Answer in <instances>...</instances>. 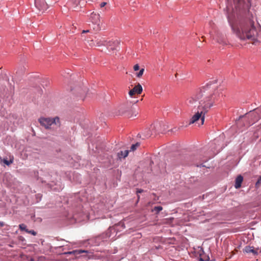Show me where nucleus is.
Instances as JSON below:
<instances>
[{"mask_svg": "<svg viewBox=\"0 0 261 261\" xmlns=\"http://www.w3.org/2000/svg\"><path fill=\"white\" fill-rule=\"evenodd\" d=\"M89 32L88 30H87V31H83V33H86V32Z\"/></svg>", "mask_w": 261, "mask_h": 261, "instance_id": "a878e982", "label": "nucleus"}, {"mask_svg": "<svg viewBox=\"0 0 261 261\" xmlns=\"http://www.w3.org/2000/svg\"><path fill=\"white\" fill-rule=\"evenodd\" d=\"M211 93L207 90H203L201 93H200L198 97H202V99L200 102V105L197 106V112L195 113L191 118L189 124L197 123L198 120L200 122L198 125H202L204 124L205 119V115L210 110L211 108L215 105L214 99H208V96Z\"/></svg>", "mask_w": 261, "mask_h": 261, "instance_id": "f03ea898", "label": "nucleus"}, {"mask_svg": "<svg viewBox=\"0 0 261 261\" xmlns=\"http://www.w3.org/2000/svg\"><path fill=\"white\" fill-rule=\"evenodd\" d=\"M241 120H248L247 125L249 126L257 122L261 118V106L253 111H250L245 116L240 117Z\"/></svg>", "mask_w": 261, "mask_h": 261, "instance_id": "20e7f679", "label": "nucleus"}, {"mask_svg": "<svg viewBox=\"0 0 261 261\" xmlns=\"http://www.w3.org/2000/svg\"><path fill=\"white\" fill-rule=\"evenodd\" d=\"M90 39H88L87 42L89 43V45L91 46H101L103 45H106V40L105 38L103 37H98L95 38V40L94 41L93 38H90Z\"/></svg>", "mask_w": 261, "mask_h": 261, "instance_id": "423d86ee", "label": "nucleus"}, {"mask_svg": "<svg viewBox=\"0 0 261 261\" xmlns=\"http://www.w3.org/2000/svg\"><path fill=\"white\" fill-rule=\"evenodd\" d=\"M209 260L208 256H200L199 261H208Z\"/></svg>", "mask_w": 261, "mask_h": 261, "instance_id": "f3484780", "label": "nucleus"}, {"mask_svg": "<svg viewBox=\"0 0 261 261\" xmlns=\"http://www.w3.org/2000/svg\"><path fill=\"white\" fill-rule=\"evenodd\" d=\"M13 160H10V161H8L6 159H4L3 162L4 163L6 164L7 165H10L11 164L13 163Z\"/></svg>", "mask_w": 261, "mask_h": 261, "instance_id": "aec40b11", "label": "nucleus"}, {"mask_svg": "<svg viewBox=\"0 0 261 261\" xmlns=\"http://www.w3.org/2000/svg\"><path fill=\"white\" fill-rule=\"evenodd\" d=\"M261 180V177H260V179L258 180V182H259V181H260Z\"/></svg>", "mask_w": 261, "mask_h": 261, "instance_id": "c85d7f7f", "label": "nucleus"}, {"mask_svg": "<svg viewBox=\"0 0 261 261\" xmlns=\"http://www.w3.org/2000/svg\"><path fill=\"white\" fill-rule=\"evenodd\" d=\"M119 44V41L117 40H115L110 41L106 44V45L107 46V47L109 50H114L117 49V48L118 47Z\"/></svg>", "mask_w": 261, "mask_h": 261, "instance_id": "9d476101", "label": "nucleus"}, {"mask_svg": "<svg viewBox=\"0 0 261 261\" xmlns=\"http://www.w3.org/2000/svg\"><path fill=\"white\" fill-rule=\"evenodd\" d=\"M140 199V196L139 195H138V200H139Z\"/></svg>", "mask_w": 261, "mask_h": 261, "instance_id": "bb28decb", "label": "nucleus"}, {"mask_svg": "<svg viewBox=\"0 0 261 261\" xmlns=\"http://www.w3.org/2000/svg\"><path fill=\"white\" fill-rule=\"evenodd\" d=\"M129 151L128 150H125L124 151H120L117 154V156L119 159L122 158H125L128 154Z\"/></svg>", "mask_w": 261, "mask_h": 261, "instance_id": "ddd939ff", "label": "nucleus"}, {"mask_svg": "<svg viewBox=\"0 0 261 261\" xmlns=\"http://www.w3.org/2000/svg\"><path fill=\"white\" fill-rule=\"evenodd\" d=\"M31 261H34V260L33 259H32Z\"/></svg>", "mask_w": 261, "mask_h": 261, "instance_id": "c756f323", "label": "nucleus"}, {"mask_svg": "<svg viewBox=\"0 0 261 261\" xmlns=\"http://www.w3.org/2000/svg\"><path fill=\"white\" fill-rule=\"evenodd\" d=\"M107 5V3L106 2H102L100 4V7H105L106 5Z\"/></svg>", "mask_w": 261, "mask_h": 261, "instance_id": "b1692460", "label": "nucleus"}, {"mask_svg": "<svg viewBox=\"0 0 261 261\" xmlns=\"http://www.w3.org/2000/svg\"><path fill=\"white\" fill-rule=\"evenodd\" d=\"M139 68L140 67H139V65L138 64H136L134 66V70L135 71H137V70H138L139 69Z\"/></svg>", "mask_w": 261, "mask_h": 261, "instance_id": "4be33fe9", "label": "nucleus"}, {"mask_svg": "<svg viewBox=\"0 0 261 261\" xmlns=\"http://www.w3.org/2000/svg\"><path fill=\"white\" fill-rule=\"evenodd\" d=\"M151 135H152V134H147V135H146V136H147V137H149V136H150Z\"/></svg>", "mask_w": 261, "mask_h": 261, "instance_id": "393cba45", "label": "nucleus"}, {"mask_svg": "<svg viewBox=\"0 0 261 261\" xmlns=\"http://www.w3.org/2000/svg\"><path fill=\"white\" fill-rule=\"evenodd\" d=\"M143 190L142 189H138L137 190V193L138 194V193H141L143 192Z\"/></svg>", "mask_w": 261, "mask_h": 261, "instance_id": "5701e85b", "label": "nucleus"}, {"mask_svg": "<svg viewBox=\"0 0 261 261\" xmlns=\"http://www.w3.org/2000/svg\"><path fill=\"white\" fill-rule=\"evenodd\" d=\"M140 144L139 143H138V142L136 143L135 144H133L131 146L130 150L131 151L135 150L137 149V148L140 146Z\"/></svg>", "mask_w": 261, "mask_h": 261, "instance_id": "2eb2a0df", "label": "nucleus"}, {"mask_svg": "<svg viewBox=\"0 0 261 261\" xmlns=\"http://www.w3.org/2000/svg\"><path fill=\"white\" fill-rule=\"evenodd\" d=\"M91 17L93 19L94 18V20H93V22L98 24V23L100 22L99 15L93 12L91 14Z\"/></svg>", "mask_w": 261, "mask_h": 261, "instance_id": "4468645a", "label": "nucleus"}, {"mask_svg": "<svg viewBox=\"0 0 261 261\" xmlns=\"http://www.w3.org/2000/svg\"><path fill=\"white\" fill-rule=\"evenodd\" d=\"M19 229L21 230H24L26 232V230H28V229L27 228V226L24 224H21L19 225Z\"/></svg>", "mask_w": 261, "mask_h": 261, "instance_id": "dca6fc26", "label": "nucleus"}, {"mask_svg": "<svg viewBox=\"0 0 261 261\" xmlns=\"http://www.w3.org/2000/svg\"><path fill=\"white\" fill-rule=\"evenodd\" d=\"M243 180V177L241 175H239L236 179L234 187L236 189H239L241 187V184Z\"/></svg>", "mask_w": 261, "mask_h": 261, "instance_id": "f8f14e48", "label": "nucleus"}, {"mask_svg": "<svg viewBox=\"0 0 261 261\" xmlns=\"http://www.w3.org/2000/svg\"><path fill=\"white\" fill-rule=\"evenodd\" d=\"M144 69L142 68L140 70L139 72L137 74L136 76L138 77H141L144 73Z\"/></svg>", "mask_w": 261, "mask_h": 261, "instance_id": "6ab92c4d", "label": "nucleus"}, {"mask_svg": "<svg viewBox=\"0 0 261 261\" xmlns=\"http://www.w3.org/2000/svg\"><path fill=\"white\" fill-rule=\"evenodd\" d=\"M128 117H131L132 116L129 115V114L127 115Z\"/></svg>", "mask_w": 261, "mask_h": 261, "instance_id": "cd10ccee", "label": "nucleus"}, {"mask_svg": "<svg viewBox=\"0 0 261 261\" xmlns=\"http://www.w3.org/2000/svg\"><path fill=\"white\" fill-rule=\"evenodd\" d=\"M216 86L213 84H207L202 87L199 91L194 96L187 99L186 103L189 107H196L197 106L200 105V102L202 99V97H198L200 93H201L203 90H207L211 93L208 96V99H214V103L218 100V92L216 90Z\"/></svg>", "mask_w": 261, "mask_h": 261, "instance_id": "7ed1b4c3", "label": "nucleus"}, {"mask_svg": "<svg viewBox=\"0 0 261 261\" xmlns=\"http://www.w3.org/2000/svg\"><path fill=\"white\" fill-rule=\"evenodd\" d=\"M39 121L42 126H44L46 129H48L51 125L59 122V118L58 117L55 118L43 117L40 118Z\"/></svg>", "mask_w": 261, "mask_h": 261, "instance_id": "39448f33", "label": "nucleus"}, {"mask_svg": "<svg viewBox=\"0 0 261 261\" xmlns=\"http://www.w3.org/2000/svg\"><path fill=\"white\" fill-rule=\"evenodd\" d=\"M35 5L40 12H43L48 8L47 4L44 0H35Z\"/></svg>", "mask_w": 261, "mask_h": 261, "instance_id": "0eeeda50", "label": "nucleus"}, {"mask_svg": "<svg viewBox=\"0 0 261 261\" xmlns=\"http://www.w3.org/2000/svg\"><path fill=\"white\" fill-rule=\"evenodd\" d=\"M255 0H233L235 10L232 14L228 16V21L231 25L233 33L241 40L252 41L261 39L255 25L254 19L252 16L244 18L242 14L246 12L253 4Z\"/></svg>", "mask_w": 261, "mask_h": 261, "instance_id": "f257e3e1", "label": "nucleus"}, {"mask_svg": "<svg viewBox=\"0 0 261 261\" xmlns=\"http://www.w3.org/2000/svg\"><path fill=\"white\" fill-rule=\"evenodd\" d=\"M143 89L141 85L139 83L137 85L135 86L129 92V95L133 97L136 94H140L142 92Z\"/></svg>", "mask_w": 261, "mask_h": 261, "instance_id": "1a4fd4ad", "label": "nucleus"}, {"mask_svg": "<svg viewBox=\"0 0 261 261\" xmlns=\"http://www.w3.org/2000/svg\"><path fill=\"white\" fill-rule=\"evenodd\" d=\"M26 232L28 233L32 234L33 236H36L37 234V232L35 231L34 230H30L29 229L26 230Z\"/></svg>", "mask_w": 261, "mask_h": 261, "instance_id": "412c9836", "label": "nucleus"}, {"mask_svg": "<svg viewBox=\"0 0 261 261\" xmlns=\"http://www.w3.org/2000/svg\"><path fill=\"white\" fill-rule=\"evenodd\" d=\"M244 252L248 254H252L253 256H255L258 255L259 252H261V250L259 248H254L253 246H247L244 250Z\"/></svg>", "mask_w": 261, "mask_h": 261, "instance_id": "6e6552de", "label": "nucleus"}, {"mask_svg": "<svg viewBox=\"0 0 261 261\" xmlns=\"http://www.w3.org/2000/svg\"><path fill=\"white\" fill-rule=\"evenodd\" d=\"M163 210V207L161 206H155L154 207V209H153V211H155L156 213L158 214L159 213L160 211H161L162 210Z\"/></svg>", "mask_w": 261, "mask_h": 261, "instance_id": "a211bd4d", "label": "nucleus"}, {"mask_svg": "<svg viewBox=\"0 0 261 261\" xmlns=\"http://www.w3.org/2000/svg\"><path fill=\"white\" fill-rule=\"evenodd\" d=\"M217 42L222 45H226V41L225 37L222 34H218L216 38Z\"/></svg>", "mask_w": 261, "mask_h": 261, "instance_id": "9b49d317", "label": "nucleus"}]
</instances>
